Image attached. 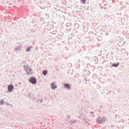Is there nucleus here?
Returning a JSON list of instances; mask_svg holds the SVG:
<instances>
[{"label": "nucleus", "instance_id": "7ed1b4c3", "mask_svg": "<svg viewBox=\"0 0 129 129\" xmlns=\"http://www.w3.org/2000/svg\"><path fill=\"white\" fill-rule=\"evenodd\" d=\"M51 85L52 88V89H54L56 88V86L54 84H52Z\"/></svg>", "mask_w": 129, "mask_h": 129}, {"label": "nucleus", "instance_id": "0eeeda50", "mask_svg": "<svg viewBox=\"0 0 129 129\" xmlns=\"http://www.w3.org/2000/svg\"><path fill=\"white\" fill-rule=\"evenodd\" d=\"M82 2H85V0H82Z\"/></svg>", "mask_w": 129, "mask_h": 129}, {"label": "nucleus", "instance_id": "423d86ee", "mask_svg": "<svg viewBox=\"0 0 129 129\" xmlns=\"http://www.w3.org/2000/svg\"><path fill=\"white\" fill-rule=\"evenodd\" d=\"M113 65H114V66H115V67H117L118 66V65L117 64H113Z\"/></svg>", "mask_w": 129, "mask_h": 129}, {"label": "nucleus", "instance_id": "20e7f679", "mask_svg": "<svg viewBox=\"0 0 129 129\" xmlns=\"http://www.w3.org/2000/svg\"><path fill=\"white\" fill-rule=\"evenodd\" d=\"M64 86L68 88H70L69 85L68 84H65L64 85Z\"/></svg>", "mask_w": 129, "mask_h": 129}, {"label": "nucleus", "instance_id": "f03ea898", "mask_svg": "<svg viewBox=\"0 0 129 129\" xmlns=\"http://www.w3.org/2000/svg\"><path fill=\"white\" fill-rule=\"evenodd\" d=\"M14 89V87L12 85L9 86L8 87V91L9 92H11Z\"/></svg>", "mask_w": 129, "mask_h": 129}, {"label": "nucleus", "instance_id": "39448f33", "mask_svg": "<svg viewBox=\"0 0 129 129\" xmlns=\"http://www.w3.org/2000/svg\"><path fill=\"white\" fill-rule=\"evenodd\" d=\"M43 74L44 75H46L47 73V72L46 71H44L43 72Z\"/></svg>", "mask_w": 129, "mask_h": 129}, {"label": "nucleus", "instance_id": "f257e3e1", "mask_svg": "<svg viewBox=\"0 0 129 129\" xmlns=\"http://www.w3.org/2000/svg\"><path fill=\"white\" fill-rule=\"evenodd\" d=\"M29 81L33 84H35L36 82L35 78H31L29 80Z\"/></svg>", "mask_w": 129, "mask_h": 129}]
</instances>
